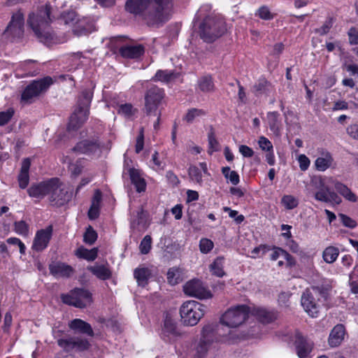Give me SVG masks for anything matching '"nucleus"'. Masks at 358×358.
<instances>
[{"instance_id": "nucleus-12", "label": "nucleus", "mask_w": 358, "mask_h": 358, "mask_svg": "<svg viewBox=\"0 0 358 358\" xmlns=\"http://www.w3.org/2000/svg\"><path fill=\"white\" fill-rule=\"evenodd\" d=\"M183 291L185 294L198 298L206 299L212 297L211 292L203 286L199 280H192L185 283L183 286Z\"/></svg>"}, {"instance_id": "nucleus-7", "label": "nucleus", "mask_w": 358, "mask_h": 358, "mask_svg": "<svg viewBox=\"0 0 358 358\" xmlns=\"http://www.w3.org/2000/svg\"><path fill=\"white\" fill-rule=\"evenodd\" d=\"M249 312V307L245 305L231 308L222 315L220 322L228 327L236 328L246 320Z\"/></svg>"}, {"instance_id": "nucleus-38", "label": "nucleus", "mask_w": 358, "mask_h": 358, "mask_svg": "<svg viewBox=\"0 0 358 358\" xmlns=\"http://www.w3.org/2000/svg\"><path fill=\"white\" fill-rule=\"evenodd\" d=\"M224 259L222 257H217L210 265V270L212 273L217 277H222L225 273L223 270Z\"/></svg>"}, {"instance_id": "nucleus-32", "label": "nucleus", "mask_w": 358, "mask_h": 358, "mask_svg": "<svg viewBox=\"0 0 358 358\" xmlns=\"http://www.w3.org/2000/svg\"><path fill=\"white\" fill-rule=\"evenodd\" d=\"M254 314L262 323H270L276 320L277 313L275 311H270L265 308H258L254 310Z\"/></svg>"}, {"instance_id": "nucleus-64", "label": "nucleus", "mask_w": 358, "mask_h": 358, "mask_svg": "<svg viewBox=\"0 0 358 358\" xmlns=\"http://www.w3.org/2000/svg\"><path fill=\"white\" fill-rule=\"evenodd\" d=\"M348 134L354 139L358 140V124H351L347 128Z\"/></svg>"}, {"instance_id": "nucleus-2", "label": "nucleus", "mask_w": 358, "mask_h": 358, "mask_svg": "<svg viewBox=\"0 0 358 358\" xmlns=\"http://www.w3.org/2000/svg\"><path fill=\"white\" fill-rule=\"evenodd\" d=\"M50 13V6L46 4L36 12L31 13L27 20L28 24L41 42L47 41L51 38L50 34L48 31L52 22Z\"/></svg>"}, {"instance_id": "nucleus-24", "label": "nucleus", "mask_w": 358, "mask_h": 358, "mask_svg": "<svg viewBox=\"0 0 358 358\" xmlns=\"http://www.w3.org/2000/svg\"><path fill=\"white\" fill-rule=\"evenodd\" d=\"M253 91L257 96H269L275 90L273 85L265 78H259L253 86Z\"/></svg>"}, {"instance_id": "nucleus-37", "label": "nucleus", "mask_w": 358, "mask_h": 358, "mask_svg": "<svg viewBox=\"0 0 358 358\" xmlns=\"http://www.w3.org/2000/svg\"><path fill=\"white\" fill-rule=\"evenodd\" d=\"M339 255V250L334 246L326 248L322 252V258L327 264H332L337 259Z\"/></svg>"}, {"instance_id": "nucleus-16", "label": "nucleus", "mask_w": 358, "mask_h": 358, "mask_svg": "<svg viewBox=\"0 0 358 358\" xmlns=\"http://www.w3.org/2000/svg\"><path fill=\"white\" fill-rule=\"evenodd\" d=\"M294 346L299 358H309L314 346L313 342L303 337L300 333L295 334Z\"/></svg>"}, {"instance_id": "nucleus-43", "label": "nucleus", "mask_w": 358, "mask_h": 358, "mask_svg": "<svg viewBox=\"0 0 358 358\" xmlns=\"http://www.w3.org/2000/svg\"><path fill=\"white\" fill-rule=\"evenodd\" d=\"M204 115H206V112L202 109L191 108L187 110L184 120L188 123H192L195 118Z\"/></svg>"}, {"instance_id": "nucleus-1", "label": "nucleus", "mask_w": 358, "mask_h": 358, "mask_svg": "<svg viewBox=\"0 0 358 358\" xmlns=\"http://www.w3.org/2000/svg\"><path fill=\"white\" fill-rule=\"evenodd\" d=\"M172 7L171 0H127L125 3L128 13L142 16L152 23L168 20Z\"/></svg>"}, {"instance_id": "nucleus-56", "label": "nucleus", "mask_w": 358, "mask_h": 358, "mask_svg": "<svg viewBox=\"0 0 358 358\" xmlns=\"http://www.w3.org/2000/svg\"><path fill=\"white\" fill-rule=\"evenodd\" d=\"M61 19L65 24H73L76 20V13L74 11H69L62 15Z\"/></svg>"}, {"instance_id": "nucleus-60", "label": "nucleus", "mask_w": 358, "mask_h": 358, "mask_svg": "<svg viewBox=\"0 0 358 358\" xmlns=\"http://www.w3.org/2000/svg\"><path fill=\"white\" fill-rule=\"evenodd\" d=\"M223 210L224 212H228L229 216L234 218L238 224L241 223L244 220V216L243 215H238L237 210H231L229 207H224Z\"/></svg>"}, {"instance_id": "nucleus-57", "label": "nucleus", "mask_w": 358, "mask_h": 358, "mask_svg": "<svg viewBox=\"0 0 358 358\" xmlns=\"http://www.w3.org/2000/svg\"><path fill=\"white\" fill-rule=\"evenodd\" d=\"M258 144L260 148L263 150H266L267 152L273 150V145L271 142L264 136L259 137Z\"/></svg>"}, {"instance_id": "nucleus-21", "label": "nucleus", "mask_w": 358, "mask_h": 358, "mask_svg": "<svg viewBox=\"0 0 358 358\" xmlns=\"http://www.w3.org/2000/svg\"><path fill=\"white\" fill-rule=\"evenodd\" d=\"M129 178L132 185L138 193L144 192L146 189V182L138 169L130 168L128 170Z\"/></svg>"}, {"instance_id": "nucleus-13", "label": "nucleus", "mask_w": 358, "mask_h": 358, "mask_svg": "<svg viewBox=\"0 0 358 358\" xmlns=\"http://www.w3.org/2000/svg\"><path fill=\"white\" fill-rule=\"evenodd\" d=\"M24 16L22 13L17 12L12 16L11 20L4 31L7 37L20 38L24 33Z\"/></svg>"}, {"instance_id": "nucleus-62", "label": "nucleus", "mask_w": 358, "mask_h": 358, "mask_svg": "<svg viewBox=\"0 0 358 358\" xmlns=\"http://www.w3.org/2000/svg\"><path fill=\"white\" fill-rule=\"evenodd\" d=\"M7 243L10 245H17L19 247L20 252L22 255L25 253L26 247L24 244L18 238L15 237H11L7 239Z\"/></svg>"}, {"instance_id": "nucleus-47", "label": "nucleus", "mask_w": 358, "mask_h": 358, "mask_svg": "<svg viewBox=\"0 0 358 358\" xmlns=\"http://www.w3.org/2000/svg\"><path fill=\"white\" fill-rule=\"evenodd\" d=\"M334 22L333 17H328L320 28L315 29V33L319 34L320 36L327 34L332 27Z\"/></svg>"}, {"instance_id": "nucleus-52", "label": "nucleus", "mask_w": 358, "mask_h": 358, "mask_svg": "<svg viewBox=\"0 0 358 358\" xmlns=\"http://www.w3.org/2000/svg\"><path fill=\"white\" fill-rule=\"evenodd\" d=\"M180 274L179 271L176 268H171L167 272V280L169 284L176 285L179 282Z\"/></svg>"}, {"instance_id": "nucleus-3", "label": "nucleus", "mask_w": 358, "mask_h": 358, "mask_svg": "<svg viewBox=\"0 0 358 358\" xmlns=\"http://www.w3.org/2000/svg\"><path fill=\"white\" fill-rule=\"evenodd\" d=\"M200 36L206 42L211 43L226 31L224 20L215 16L206 17L199 27Z\"/></svg>"}, {"instance_id": "nucleus-22", "label": "nucleus", "mask_w": 358, "mask_h": 358, "mask_svg": "<svg viewBox=\"0 0 358 358\" xmlns=\"http://www.w3.org/2000/svg\"><path fill=\"white\" fill-rule=\"evenodd\" d=\"M122 57L127 59H137L144 53V47L142 45H126L119 50Z\"/></svg>"}, {"instance_id": "nucleus-23", "label": "nucleus", "mask_w": 358, "mask_h": 358, "mask_svg": "<svg viewBox=\"0 0 358 358\" xmlns=\"http://www.w3.org/2000/svg\"><path fill=\"white\" fill-rule=\"evenodd\" d=\"M345 330L343 324L336 325L331 331L329 336V344L331 347H337L341 345L344 339Z\"/></svg>"}, {"instance_id": "nucleus-30", "label": "nucleus", "mask_w": 358, "mask_h": 358, "mask_svg": "<svg viewBox=\"0 0 358 358\" xmlns=\"http://www.w3.org/2000/svg\"><path fill=\"white\" fill-rule=\"evenodd\" d=\"M332 182L335 189L346 200L350 202L357 201L358 197L345 184L337 180H333Z\"/></svg>"}, {"instance_id": "nucleus-20", "label": "nucleus", "mask_w": 358, "mask_h": 358, "mask_svg": "<svg viewBox=\"0 0 358 358\" xmlns=\"http://www.w3.org/2000/svg\"><path fill=\"white\" fill-rule=\"evenodd\" d=\"M315 199L317 201L336 204L341 203V199L334 192L329 191V188L322 185V187L315 192Z\"/></svg>"}, {"instance_id": "nucleus-39", "label": "nucleus", "mask_w": 358, "mask_h": 358, "mask_svg": "<svg viewBox=\"0 0 358 358\" xmlns=\"http://www.w3.org/2000/svg\"><path fill=\"white\" fill-rule=\"evenodd\" d=\"M280 257L286 259L289 264H292V261L293 260L292 257L287 251L280 248H274L271 254V259L275 261Z\"/></svg>"}, {"instance_id": "nucleus-36", "label": "nucleus", "mask_w": 358, "mask_h": 358, "mask_svg": "<svg viewBox=\"0 0 358 358\" xmlns=\"http://www.w3.org/2000/svg\"><path fill=\"white\" fill-rule=\"evenodd\" d=\"M97 253L98 249L96 248L88 250L84 247H80L76 252V255L78 257L87 261H94L97 257Z\"/></svg>"}, {"instance_id": "nucleus-10", "label": "nucleus", "mask_w": 358, "mask_h": 358, "mask_svg": "<svg viewBox=\"0 0 358 358\" xmlns=\"http://www.w3.org/2000/svg\"><path fill=\"white\" fill-rule=\"evenodd\" d=\"M63 303L83 308L90 306L92 302V294L87 289L77 288L66 294H62Z\"/></svg>"}, {"instance_id": "nucleus-41", "label": "nucleus", "mask_w": 358, "mask_h": 358, "mask_svg": "<svg viewBox=\"0 0 358 358\" xmlns=\"http://www.w3.org/2000/svg\"><path fill=\"white\" fill-rule=\"evenodd\" d=\"M281 203L287 210H292L299 205V200L290 194L284 195L281 199Z\"/></svg>"}, {"instance_id": "nucleus-44", "label": "nucleus", "mask_w": 358, "mask_h": 358, "mask_svg": "<svg viewBox=\"0 0 358 358\" xmlns=\"http://www.w3.org/2000/svg\"><path fill=\"white\" fill-rule=\"evenodd\" d=\"M96 239L97 233L91 226H89L84 234L83 241L88 245H92Z\"/></svg>"}, {"instance_id": "nucleus-34", "label": "nucleus", "mask_w": 358, "mask_h": 358, "mask_svg": "<svg viewBox=\"0 0 358 358\" xmlns=\"http://www.w3.org/2000/svg\"><path fill=\"white\" fill-rule=\"evenodd\" d=\"M215 330V326L213 324H208L203 327L202 329V340L200 341L199 347L197 348L198 352H206V342L209 341L208 336Z\"/></svg>"}, {"instance_id": "nucleus-63", "label": "nucleus", "mask_w": 358, "mask_h": 358, "mask_svg": "<svg viewBox=\"0 0 358 358\" xmlns=\"http://www.w3.org/2000/svg\"><path fill=\"white\" fill-rule=\"evenodd\" d=\"M349 43L351 45L358 44V29L355 27H351L348 32Z\"/></svg>"}, {"instance_id": "nucleus-6", "label": "nucleus", "mask_w": 358, "mask_h": 358, "mask_svg": "<svg viewBox=\"0 0 358 358\" xmlns=\"http://www.w3.org/2000/svg\"><path fill=\"white\" fill-rule=\"evenodd\" d=\"M53 80L50 76L32 81L24 90L21 99L24 103L34 102L41 94L45 92L51 85Z\"/></svg>"}, {"instance_id": "nucleus-19", "label": "nucleus", "mask_w": 358, "mask_h": 358, "mask_svg": "<svg viewBox=\"0 0 358 358\" xmlns=\"http://www.w3.org/2000/svg\"><path fill=\"white\" fill-rule=\"evenodd\" d=\"M50 179L41 182L39 183L33 184L27 189L29 196L41 199L48 194Z\"/></svg>"}, {"instance_id": "nucleus-61", "label": "nucleus", "mask_w": 358, "mask_h": 358, "mask_svg": "<svg viewBox=\"0 0 358 358\" xmlns=\"http://www.w3.org/2000/svg\"><path fill=\"white\" fill-rule=\"evenodd\" d=\"M351 290L354 294L358 293V271L353 272L350 275Z\"/></svg>"}, {"instance_id": "nucleus-29", "label": "nucleus", "mask_w": 358, "mask_h": 358, "mask_svg": "<svg viewBox=\"0 0 358 358\" xmlns=\"http://www.w3.org/2000/svg\"><path fill=\"white\" fill-rule=\"evenodd\" d=\"M334 158L331 154L327 151L323 152L320 157L315 161V169L319 171H324L331 166Z\"/></svg>"}, {"instance_id": "nucleus-48", "label": "nucleus", "mask_w": 358, "mask_h": 358, "mask_svg": "<svg viewBox=\"0 0 358 358\" xmlns=\"http://www.w3.org/2000/svg\"><path fill=\"white\" fill-rule=\"evenodd\" d=\"M208 152L212 154L213 152L218 150L219 149V143L215 138V134L213 129H211L208 135Z\"/></svg>"}, {"instance_id": "nucleus-25", "label": "nucleus", "mask_w": 358, "mask_h": 358, "mask_svg": "<svg viewBox=\"0 0 358 358\" xmlns=\"http://www.w3.org/2000/svg\"><path fill=\"white\" fill-rule=\"evenodd\" d=\"M69 327L71 329L75 331L85 334L90 336H92L94 335V331L91 325L80 319H74L71 320L69 324Z\"/></svg>"}, {"instance_id": "nucleus-5", "label": "nucleus", "mask_w": 358, "mask_h": 358, "mask_svg": "<svg viewBox=\"0 0 358 358\" xmlns=\"http://www.w3.org/2000/svg\"><path fill=\"white\" fill-rule=\"evenodd\" d=\"M48 196L52 206L59 207L64 206L71 200L72 193L59 178H52L50 179Z\"/></svg>"}, {"instance_id": "nucleus-4", "label": "nucleus", "mask_w": 358, "mask_h": 358, "mask_svg": "<svg viewBox=\"0 0 358 358\" xmlns=\"http://www.w3.org/2000/svg\"><path fill=\"white\" fill-rule=\"evenodd\" d=\"M206 307L199 302L189 300L184 302L180 308L182 322L187 326H194L203 317Z\"/></svg>"}, {"instance_id": "nucleus-46", "label": "nucleus", "mask_w": 358, "mask_h": 358, "mask_svg": "<svg viewBox=\"0 0 358 358\" xmlns=\"http://www.w3.org/2000/svg\"><path fill=\"white\" fill-rule=\"evenodd\" d=\"M29 225L24 221L20 220L14 223V230L19 235L27 236L29 234Z\"/></svg>"}, {"instance_id": "nucleus-40", "label": "nucleus", "mask_w": 358, "mask_h": 358, "mask_svg": "<svg viewBox=\"0 0 358 358\" xmlns=\"http://www.w3.org/2000/svg\"><path fill=\"white\" fill-rule=\"evenodd\" d=\"M137 110L133 107L131 103H124L118 106L117 113L118 114L124 116L126 118H131L136 113Z\"/></svg>"}, {"instance_id": "nucleus-53", "label": "nucleus", "mask_w": 358, "mask_h": 358, "mask_svg": "<svg viewBox=\"0 0 358 358\" xmlns=\"http://www.w3.org/2000/svg\"><path fill=\"white\" fill-rule=\"evenodd\" d=\"M14 113L15 111L13 108H8L6 111L0 112V126H3L8 123Z\"/></svg>"}, {"instance_id": "nucleus-49", "label": "nucleus", "mask_w": 358, "mask_h": 358, "mask_svg": "<svg viewBox=\"0 0 358 358\" xmlns=\"http://www.w3.org/2000/svg\"><path fill=\"white\" fill-rule=\"evenodd\" d=\"M152 247V238L149 235H146L143 240L141 241L139 249L142 254L146 255L148 254Z\"/></svg>"}, {"instance_id": "nucleus-18", "label": "nucleus", "mask_w": 358, "mask_h": 358, "mask_svg": "<svg viewBox=\"0 0 358 358\" xmlns=\"http://www.w3.org/2000/svg\"><path fill=\"white\" fill-rule=\"evenodd\" d=\"M50 273L56 278H69L73 273V268L64 262H55L49 265Z\"/></svg>"}, {"instance_id": "nucleus-54", "label": "nucleus", "mask_w": 358, "mask_h": 358, "mask_svg": "<svg viewBox=\"0 0 358 358\" xmlns=\"http://www.w3.org/2000/svg\"><path fill=\"white\" fill-rule=\"evenodd\" d=\"M338 216L341 219L342 224L345 227L350 229H354L357 227V222L355 220L350 217L349 216L342 213L339 214Z\"/></svg>"}, {"instance_id": "nucleus-27", "label": "nucleus", "mask_w": 358, "mask_h": 358, "mask_svg": "<svg viewBox=\"0 0 358 358\" xmlns=\"http://www.w3.org/2000/svg\"><path fill=\"white\" fill-rule=\"evenodd\" d=\"M280 115L278 112H269L267 114V122L271 131L274 135L279 136L281 130Z\"/></svg>"}, {"instance_id": "nucleus-50", "label": "nucleus", "mask_w": 358, "mask_h": 358, "mask_svg": "<svg viewBox=\"0 0 358 358\" xmlns=\"http://www.w3.org/2000/svg\"><path fill=\"white\" fill-rule=\"evenodd\" d=\"M256 15L264 20H270L274 17V15L266 6H261L257 11Z\"/></svg>"}, {"instance_id": "nucleus-51", "label": "nucleus", "mask_w": 358, "mask_h": 358, "mask_svg": "<svg viewBox=\"0 0 358 358\" xmlns=\"http://www.w3.org/2000/svg\"><path fill=\"white\" fill-rule=\"evenodd\" d=\"M214 247L213 242L208 238H201L199 241V249L203 254L208 253Z\"/></svg>"}, {"instance_id": "nucleus-45", "label": "nucleus", "mask_w": 358, "mask_h": 358, "mask_svg": "<svg viewBox=\"0 0 358 358\" xmlns=\"http://www.w3.org/2000/svg\"><path fill=\"white\" fill-rule=\"evenodd\" d=\"M188 173L192 181L200 185L202 183V174L198 167L195 166H190L188 169Z\"/></svg>"}, {"instance_id": "nucleus-14", "label": "nucleus", "mask_w": 358, "mask_h": 358, "mask_svg": "<svg viewBox=\"0 0 358 358\" xmlns=\"http://www.w3.org/2000/svg\"><path fill=\"white\" fill-rule=\"evenodd\" d=\"M58 345L66 352H70L73 350H85L89 347V342L80 337H69L67 338H60L57 340Z\"/></svg>"}, {"instance_id": "nucleus-8", "label": "nucleus", "mask_w": 358, "mask_h": 358, "mask_svg": "<svg viewBox=\"0 0 358 358\" xmlns=\"http://www.w3.org/2000/svg\"><path fill=\"white\" fill-rule=\"evenodd\" d=\"M325 290L320 287H313L312 289H306L302 294L301 303L305 311L312 317H316L320 312V306L316 296H325Z\"/></svg>"}, {"instance_id": "nucleus-59", "label": "nucleus", "mask_w": 358, "mask_h": 358, "mask_svg": "<svg viewBox=\"0 0 358 358\" xmlns=\"http://www.w3.org/2000/svg\"><path fill=\"white\" fill-rule=\"evenodd\" d=\"M298 162L299 164V168L302 171H306L310 164V159L305 155L304 154H301L299 155L297 158Z\"/></svg>"}, {"instance_id": "nucleus-11", "label": "nucleus", "mask_w": 358, "mask_h": 358, "mask_svg": "<svg viewBox=\"0 0 358 358\" xmlns=\"http://www.w3.org/2000/svg\"><path fill=\"white\" fill-rule=\"evenodd\" d=\"M83 96L85 99V103L82 105L79 104L78 107L71 115L68 126L69 129H76L84 124L88 118L91 95L87 92H83Z\"/></svg>"}, {"instance_id": "nucleus-9", "label": "nucleus", "mask_w": 358, "mask_h": 358, "mask_svg": "<svg viewBox=\"0 0 358 358\" xmlns=\"http://www.w3.org/2000/svg\"><path fill=\"white\" fill-rule=\"evenodd\" d=\"M165 96L164 89L152 85L145 93L144 111L147 115L157 114L159 106Z\"/></svg>"}, {"instance_id": "nucleus-31", "label": "nucleus", "mask_w": 358, "mask_h": 358, "mask_svg": "<svg viewBox=\"0 0 358 358\" xmlns=\"http://www.w3.org/2000/svg\"><path fill=\"white\" fill-rule=\"evenodd\" d=\"M197 86L199 90L204 93H212L215 90L213 78L210 75L199 78L197 81Z\"/></svg>"}, {"instance_id": "nucleus-55", "label": "nucleus", "mask_w": 358, "mask_h": 358, "mask_svg": "<svg viewBox=\"0 0 358 358\" xmlns=\"http://www.w3.org/2000/svg\"><path fill=\"white\" fill-rule=\"evenodd\" d=\"M144 146V129L141 127L139 131L138 136L136 138L135 150L136 153H139Z\"/></svg>"}, {"instance_id": "nucleus-28", "label": "nucleus", "mask_w": 358, "mask_h": 358, "mask_svg": "<svg viewBox=\"0 0 358 358\" xmlns=\"http://www.w3.org/2000/svg\"><path fill=\"white\" fill-rule=\"evenodd\" d=\"M31 162L29 158H25L22 162L20 173L18 176L19 186L22 189H25L29 182V170L30 168Z\"/></svg>"}, {"instance_id": "nucleus-33", "label": "nucleus", "mask_w": 358, "mask_h": 358, "mask_svg": "<svg viewBox=\"0 0 358 358\" xmlns=\"http://www.w3.org/2000/svg\"><path fill=\"white\" fill-rule=\"evenodd\" d=\"M177 78L178 73H176L174 71L158 70L152 80L154 81L169 83Z\"/></svg>"}, {"instance_id": "nucleus-58", "label": "nucleus", "mask_w": 358, "mask_h": 358, "mask_svg": "<svg viewBox=\"0 0 358 358\" xmlns=\"http://www.w3.org/2000/svg\"><path fill=\"white\" fill-rule=\"evenodd\" d=\"M269 250L268 248L265 245H260L258 247L255 248L251 251V257L257 258L258 257L264 255L266 252Z\"/></svg>"}, {"instance_id": "nucleus-15", "label": "nucleus", "mask_w": 358, "mask_h": 358, "mask_svg": "<svg viewBox=\"0 0 358 358\" xmlns=\"http://www.w3.org/2000/svg\"><path fill=\"white\" fill-rule=\"evenodd\" d=\"M52 227L48 226L36 231L34 238L32 249L36 252H41L45 249L52 238Z\"/></svg>"}, {"instance_id": "nucleus-35", "label": "nucleus", "mask_w": 358, "mask_h": 358, "mask_svg": "<svg viewBox=\"0 0 358 358\" xmlns=\"http://www.w3.org/2000/svg\"><path fill=\"white\" fill-rule=\"evenodd\" d=\"M134 278L139 285L145 286L150 276V271L148 268H137L134 272Z\"/></svg>"}, {"instance_id": "nucleus-42", "label": "nucleus", "mask_w": 358, "mask_h": 358, "mask_svg": "<svg viewBox=\"0 0 358 358\" xmlns=\"http://www.w3.org/2000/svg\"><path fill=\"white\" fill-rule=\"evenodd\" d=\"M176 322L174 320L168 315H166L164 321V326L162 328L163 334L169 336L173 334L176 331Z\"/></svg>"}, {"instance_id": "nucleus-26", "label": "nucleus", "mask_w": 358, "mask_h": 358, "mask_svg": "<svg viewBox=\"0 0 358 358\" xmlns=\"http://www.w3.org/2000/svg\"><path fill=\"white\" fill-rule=\"evenodd\" d=\"M87 269L96 278L103 280L110 278L112 275V273L109 268L108 263L103 265L95 264L94 266H90L87 267Z\"/></svg>"}, {"instance_id": "nucleus-17", "label": "nucleus", "mask_w": 358, "mask_h": 358, "mask_svg": "<svg viewBox=\"0 0 358 358\" xmlns=\"http://www.w3.org/2000/svg\"><path fill=\"white\" fill-rule=\"evenodd\" d=\"M101 144L98 139L83 140L77 143L73 150L80 154H94L101 150Z\"/></svg>"}]
</instances>
